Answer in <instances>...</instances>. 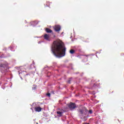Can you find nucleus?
Masks as SVG:
<instances>
[{
	"mask_svg": "<svg viewBox=\"0 0 124 124\" xmlns=\"http://www.w3.org/2000/svg\"><path fill=\"white\" fill-rule=\"evenodd\" d=\"M46 32H47L48 33H51V32H52V30H51V29H49V28H46Z\"/></svg>",
	"mask_w": 124,
	"mask_h": 124,
	"instance_id": "9",
	"label": "nucleus"
},
{
	"mask_svg": "<svg viewBox=\"0 0 124 124\" xmlns=\"http://www.w3.org/2000/svg\"><path fill=\"white\" fill-rule=\"evenodd\" d=\"M78 113L81 115H87L89 113V110L87 109L86 108L83 107L81 109L78 110Z\"/></svg>",
	"mask_w": 124,
	"mask_h": 124,
	"instance_id": "2",
	"label": "nucleus"
},
{
	"mask_svg": "<svg viewBox=\"0 0 124 124\" xmlns=\"http://www.w3.org/2000/svg\"><path fill=\"white\" fill-rule=\"evenodd\" d=\"M54 31L57 32H59L61 31V26L60 25H55L53 28Z\"/></svg>",
	"mask_w": 124,
	"mask_h": 124,
	"instance_id": "5",
	"label": "nucleus"
},
{
	"mask_svg": "<svg viewBox=\"0 0 124 124\" xmlns=\"http://www.w3.org/2000/svg\"><path fill=\"white\" fill-rule=\"evenodd\" d=\"M70 53L71 54V55H73V54L75 53V50H74V49H71L70 50Z\"/></svg>",
	"mask_w": 124,
	"mask_h": 124,
	"instance_id": "10",
	"label": "nucleus"
},
{
	"mask_svg": "<svg viewBox=\"0 0 124 124\" xmlns=\"http://www.w3.org/2000/svg\"><path fill=\"white\" fill-rule=\"evenodd\" d=\"M71 80L69 79V80H68V83H69V84H70V82H71Z\"/></svg>",
	"mask_w": 124,
	"mask_h": 124,
	"instance_id": "13",
	"label": "nucleus"
},
{
	"mask_svg": "<svg viewBox=\"0 0 124 124\" xmlns=\"http://www.w3.org/2000/svg\"><path fill=\"white\" fill-rule=\"evenodd\" d=\"M0 67H2L3 68L8 67V63H7L6 61H4L0 64Z\"/></svg>",
	"mask_w": 124,
	"mask_h": 124,
	"instance_id": "4",
	"label": "nucleus"
},
{
	"mask_svg": "<svg viewBox=\"0 0 124 124\" xmlns=\"http://www.w3.org/2000/svg\"><path fill=\"white\" fill-rule=\"evenodd\" d=\"M57 114L59 115V117H62V114H63V112L62 111H57Z\"/></svg>",
	"mask_w": 124,
	"mask_h": 124,
	"instance_id": "8",
	"label": "nucleus"
},
{
	"mask_svg": "<svg viewBox=\"0 0 124 124\" xmlns=\"http://www.w3.org/2000/svg\"><path fill=\"white\" fill-rule=\"evenodd\" d=\"M68 108L70 110H74L76 108V104L74 103L71 102L68 104Z\"/></svg>",
	"mask_w": 124,
	"mask_h": 124,
	"instance_id": "3",
	"label": "nucleus"
},
{
	"mask_svg": "<svg viewBox=\"0 0 124 124\" xmlns=\"http://www.w3.org/2000/svg\"><path fill=\"white\" fill-rule=\"evenodd\" d=\"M85 57H89V55H85Z\"/></svg>",
	"mask_w": 124,
	"mask_h": 124,
	"instance_id": "14",
	"label": "nucleus"
},
{
	"mask_svg": "<svg viewBox=\"0 0 124 124\" xmlns=\"http://www.w3.org/2000/svg\"><path fill=\"white\" fill-rule=\"evenodd\" d=\"M51 51L56 58H62L65 56L66 48L62 41H54L52 44Z\"/></svg>",
	"mask_w": 124,
	"mask_h": 124,
	"instance_id": "1",
	"label": "nucleus"
},
{
	"mask_svg": "<svg viewBox=\"0 0 124 124\" xmlns=\"http://www.w3.org/2000/svg\"><path fill=\"white\" fill-rule=\"evenodd\" d=\"M34 110L36 111V112H41L42 108H40V107H35L34 108Z\"/></svg>",
	"mask_w": 124,
	"mask_h": 124,
	"instance_id": "7",
	"label": "nucleus"
},
{
	"mask_svg": "<svg viewBox=\"0 0 124 124\" xmlns=\"http://www.w3.org/2000/svg\"><path fill=\"white\" fill-rule=\"evenodd\" d=\"M46 95L47 96H48V97H50L51 96V94L50 93H47Z\"/></svg>",
	"mask_w": 124,
	"mask_h": 124,
	"instance_id": "12",
	"label": "nucleus"
},
{
	"mask_svg": "<svg viewBox=\"0 0 124 124\" xmlns=\"http://www.w3.org/2000/svg\"><path fill=\"white\" fill-rule=\"evenodd\" d=\"M89 114H93V110L90 109L89 111H88Z\"/></svg>",
	"mask_w": 124,
	"mask_h": 124,
	"instance_id": "11",
	"label": "nucleus"
},
{
	"mask_svg": "<svg viewBox=\"0 0 124 124\" xmlns=\"http://www.w3.org/2000/svg\"><path fill=\"white\" fill-rule=\"evenodd\" d=\"M45 39L47 41H50V36L48 34H45L44 36Z\"/></svg>",
	"mask_w": 124,
	"mask_h": 124,
	"instance_id": "6",
	"label": "nucleus"
}]
</instances>
